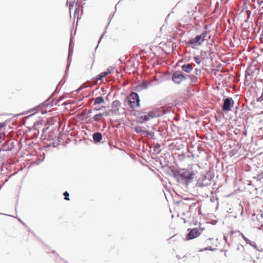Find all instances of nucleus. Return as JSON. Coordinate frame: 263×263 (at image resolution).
<instances>
[{"mask_svg": "<svg viewBox=\"0 0 263 263\" xmlns=\"http://www.w3.org/2000/svg\"><path fill=\"white\" fill-rule=\"evenodd\" d=\"M171 172L176 181L185 187L193 182L197 173L196 171L189 167L172 168Z\"/></svg>", "mask_w": 263, "mask_h": 263, "instance_id": "f257e3e1", "label": "nucleus"}, {"mask_svg": "<svg viewBox=\"0 0 263 263\" xmlns=\"http://www.w3.org/2000/svg\"><path fill=\"white\" fill-rule=\"evenodd\" d=\"M166 113V111L164 108L157 109L149 111L147 115L138 116L136 118V122L139 124H142L152 119L159 117Z\"/></svg>", "mask_w": 263, "mask_h": 263, "instance_id": "f03ea898", "label": "nucleus"}, {"mask_svg": "<svg viewBox=\"0 0 263 263\" xmlns=\"http://www.w3.org/2000/svg\"><path fill=\"white\" fill-rule=\"evenodd\" d=\"M60 90V89L59 88V85L56 87V89L52 93V94L50 95V97L45 101H44L42 104L40 105L39 106H37L32 109H31V111L35 110V112H37L40 109V108H41L42 106H44L46 107L50 106V107H52L54 105L55 106H59V103L62 100L59 99L57 100L55 102V98H53V97L54 96H55L57 93H59Z\"/></svg>", "mask_w": 263, "mask_h": 263, "instance_id": "7ed1b4c3", "label": "nucleus"}, {"mask_svg": "<svg viewBox=\"0 0 263 263\" xmlns=\"http://www.w3.org/2000/svg\"><path fill=\"white\" fill-rule=\"evenodd\" d=\"M126 101L128 105L133 109H134L135 107L140 106L139 96L136 92L132 91L129 93Z\"/></svg>", "mask_w": 263, "mask_h": 263, "instance_id": "20e7f679", "label": "nucleus"}, {"mask_svg": "<svg viewBox=\"0 0 263 263\" xmlns=\"http://www.w3.org/2000/svg\"><path fill=\"white\" fill-rule=\"evenodd\" d=\"M173 82L176 84H180L182 82L187 80V74L180 70L174 72L172 76Z\"/></svg>", "mask_w": 263, "mask_h": 263, "instance_id": "39448f33", "label": "nucleus"}, {"mask_svg": "<svg viewBox=\"0 0 263 263\" xmlns=\"http://www.w3.org/2000/svg\"><path fill=\"white\" fill-rule=\"evenodd\" d=\"M204 229H202L201 230H199L197 228L191 229L189 228L187 229L188 233L186 235V238H185V240H190L193 239L194 238H197L201 234V231Z\"/></svg>", "mask_w": 263, "mask_h": 263, "instance_id": "423d86ee", "label": "nucleus"}, {"mask_svg": "<svg viewBox=\"0 0 263 263\" xmlns=\"http://www.w3.org/2000/svg\"><path fill=\"white\" fill-rule=\"evenodd\" d=\"M211 183V177H208L205 175H202L197 181L196 186L202 188L207 186Z\"/></svg>", "mask_w": 263, "mask_h": 263, "instance_id": "0eeeda50", "label": "nucleus"}, {"mask_svg": "<svg viewBox=\"0 0 263 263\" xmlns=\"http://www.w3.org/2000/svg\"><path fill=\"white\" fill-rule=\"evenodd\" d=\"M223 102V105L221 107L222 110L224 112H229L234 105V100L232 98L228 97L224 98Z\"/></svg>", "mask_w": 263, "mask_h": 263, "instance_id": "6e6552de", "label": "nucleus"}, {"mask_svg": "<svg viewBox=\"0 0 263 263\" xmlns=\"http://www.w3.org/2000/svg\"><path fill=\"white\" fill-rule=\"evenodd\" d=\"M151 84V82H146L144 81L135 86L133 89L136 91L140 92L143 89H147Z\"/></svg>", "mask_w": 263, "mask_h": 263, "instance_id": "1a4fd4ad", "label": "nucleus"}, {"mask_svg": "<svg viewBox=\"0 0 263 263\" xmlns=\"http://www.w3.org/2000/svg\"><path fill=\"white\" fill-rule=\"evenodd\" d=\"M14 147V142L11 140H7L5 142L2 146L1 151H11Z\"/></svg>", "mask_w": 263, "mask_h": 263, "instance_id": "9d476101", "label": "nucleus"}, {"mask_svg": "<svg viewBox=\"0 0 263 263\" xmlns=\"http://www.w3.org/2000/svg\"><path fill=\"white\" fill-rule=\"evenodd\" d=\"M186 45L192 48H195L197 46H199L202 45L201 42L195 36L194 38H191L187 42Z\"/></svg>", "mask_w": 263, "mask_h": 263, "instance_id": "9b49d317", "label": "nucleus"}, {"mask_svg": "<svg viewBox=\"0 0 263 263\" xmlns=\"http://www.w3.org/2000/svg\"><path fill=\"white\" fill-rule=\"evenodd\" d=\"M73 48L72 47L69 48V51H68V58H67V64L66 66V69L65 70V73L67 72V71L68 70L69 67L70 66V64L71 62V57L73 54Z\"/></svg>", "mask_w": 263, "mask_h": 263, "instance_id": "f8f14e48", "label": "nucleus"}, {"mask_svg": "<svg viewBox=\"0 0 263 263\" xmlns=\"http://www.w3.org/2000/svg\"><path fill=\"white\" fill-rule=\"evenodd\" d=\"M92 139L95 143H98L102 140L103 136L100 132H95L92 135Z\"/></svg>", "mask_w": 263, "mask_h": 263, "instance_id": "ddd939ff", "label": "nucleus"}, {"mask_svg": "<svg viewBox=\"0 0 263 263\" xmlns=\"http://www.w3.org/2000/svg\"><path fill=\"white\" fill-rule=\"evenodd\" d=\"M181 69L183 71L189 73L193 70V67L191 64H184L181 66Z\"/></svg>", "mask_w": 263, "mask_h": 263, "instance_id": "4468645a", "label": "nucleus"}, {"mask_svg": "<svg viewBox=\"0 0 263 263\" xmlns=\"http://www.w3.org/2000/svg\"><path fill=\"white\" fill-rule=\"evenodd\" d=\"M114 14H115V12H114V13H112V14H110V15H109V18H108V24L107 25V26H106L105 27V31L103 32V33H102V35H101V36L100 37L99 40V41H98V44H99V43H100V42H101V40H102V37H103V35H104V34L105 33V32H106V30L107 29V27H108V25H109V23H110L111 19L113 18V17H114ZM98 45H99V44H98ZM98 45H97V46L96 47V50L97 49V48H98Z\"/></svg>", "mask_w": 263, "mask_h": 263, "instance_id": "2eb2a0df", "label": "nucleus"}, {"mask_svg": "<svg viewBox=\"0 0 263 263\" xmlns=\"http://www.w3.org/2000/svg\"><path fill=\"white\" fill-rule=\"evenodd\" d=\"M207 34L208 32L206 31H203L200 34L197 35L196 36L202 44L205 41V37L207 35Z\"/></svg>", "mask_w": 263, "mask_h": 263, "instance_id": "dca6fc26", "label": "nucleus"}, {"mask_svg": "<svg viewBox=\"0 0 263 263\" xmlns=\"http://www.w3.org/2000/svg\"><path fill=\"white\" fill-rule=\"evenodd\" d=\"M187 80H190V84H196L198 82V78L194 75H189L187 74Z\"/></svg>", "mask_w": 263, "mask_h": 263, "instance_id": "f3484780", "label": "nucleus"}, {"mask_svg": "<svg viewBox=\"0 0 263 263\" xmlns=\"http://www.w3.org/2000/svg\"><path fill=\"white\" fill-rule=\"evenodd\" d=\"M133 130H134L137 134H141L143 129L145 128L143 126L139 125L133 126L132 127Z\"/></svg>", "mask_w": 263, "mask_h": 263, "instance_id": "a211bd4d", "label": "nucleus"}, {"mask_svg": "<svg viewBox=\"0 0 263 263\" xmlns=\"http://www.w3.org/2000/svg\"><path fill=\"white\" fill-rule=\"evenodd\" d=\"M104 99L102 96H99L94 99L93 105H99L102 103H104Z\"/></svg>", "mask_w": 263, "mask_h": 263, "instance_id": "6ab92c4d", "label": "nucleus"}, {"mask_svg": "<svg viewBox=\"0 0 263 263\" xmlns=\"http://www.w3.org/2000/svg\"><path fill=\"white\" fill-rule=\"evenodd\" d=\"M121 105V103L119 100H115L112 103V107L113 109L119 110Z\"/></svg>", "mask_w": 263, "mask_h": 263, "instance_id": "aec40b11", "label": "nucleus"}, {"mask_svg": "<svg viewBox=\"0 0 263 263\" xmlns=\"http://www.w3.org/2000/svg\"><path fill=\"white\" fill-rule=\"evenodd\" d=\"M106 77V75L105 73V72H102L99 73V74H98L95 78H93V79L96 81H101L104 78H105Z\"/></svg>", "mask_w": 263, "mask_h": 263, "instance_id": "412c9836", "label": "nucleus"}, {"mask_svg": "<svg viewBox=\"0 0 263 263\" xmlns=\"http://www.w3.org/2000/svg\"><path fill=\"white\" fill-rule=\"evenodd\" d=\"M104 116V114H102L101 112L95 115L93 117V119L94 121L96 122H99L100 120V119L102 118Z\"/></svg>", "mask_w": 263, "mask_h": 263, "instance_id": "4be33fe9", "label": "nucleus"}, {"mask_svg": "<svg viewBox=\"0 0 263 263\" xmlns=\"http://www.w3.org/2000/svg\"><path fill=\"white\" fill-rule=\"evenodd\" d=\"M253 179H256L257 181H261L263 179V171L257 174L256 176L253 177Z\"/></svg>", "mask_w": 263, "mask_h": 263, "instance_id": "5701e85b", "label": "nucleus"}, {"mask_svg": "<svg viewBox=\"0 0 263 263\" xmlns=\"http://www.w3.org/2000/svg\"><path fill=\"white\" fill-rule=\"evenodd\" d=\"M160 147V144L159 143H155L154 144V151L157 153H159L160 152V150L159 149Z\"/></svg>", "mask_w": 263, "mask_h": 263, "instance_id": "b1692460", "label": "nucleus"}, {"mask_svg": "<svg viewBox=\"0 0 263 263\" xmlns=\"http://www.w3.org/2000/svg\"><path fill=\"white\" fill-rule=\"evenodd\" d=\"M216 250H217L216 248H212V247H205L203 249H201L199 251L202 252V251H206V250L215 251Z\"/></svg>", "mask_w": 263, "mask_h": 263, "instance_id": "393cba45", "label": "nucleus"}, {"mask_svg": "<svg viewBox=\"0 0 263 263\" xmlns=\"http://www.w3.org/2000/svg\"><path fill=\"white\" fill-rule=\"evenodd\" d=\"M114 70V68L111 66H109L107 69H106V71H104L105 73L106 74V76L108 74L111 73Z\"/></svg>", "mask_w": 263, "mask_h": 263, "instance_id": "a878e982", "label": "nucleus"}, {"mask_svg": "<svg viewBox=\"0 0 263 263\" xmlns=\"http://www.w3.org/2000/svg\"><path fill=\"white\" fill-rule=\"evenodd\" d=\"M140 135L142 136L146 137L148 136L149 135H150V132H149L147 130H145L144 128Z\"/></svg>", "mask_w": 263, "mask_h": 263, "instance_id": "bb28decb", "label": "nucleus"}, {"mask_svg": "<svg viewBox=\"0 0 263 263\" xmlns=\"http://www.w3.org/2000/svg\"><path fill=\"white\" fill-rule=\"evenodd\" d=\"M248 244L253 247L255 250H258L257 246L255 242L250 240Z\"/></svg>", "mask_w": 263, "mask_h": 263, "instance_id": "cd10ccee", "label": "nucleus"}, {"mask_svg": "<svg viewBox=\"0 0 263 263\" xmlns=\"http://www.w3.org/2000/svg\"><path fill=\"white\" fill-rule=\"evenodd\" d=\"M63 195L64 196V199L68 201L70 200L69 199V194L67 191H65L63 193Z\"/></svg>", "mask_w": 263, "mask_h": 263, "instance_id": "c85d7f7f", "label": "nucleus"}, {"mask_svg": "<svg viewBox=\"0 0 263 263\" xmlns=\"http://www.w3.org/2000/svg\"><path fill=\"white\" fill-rule=\"evenodd\" d=\"M193 60L197 64H200L201 63V60H200L199 56L194 57Z\"/></svg>", "mask_w": 263, "mask_h": 263, "instance_id": "c756f323", "label": "nucleus"}, {"mask_svg": "<svg viewBox=\"0 0 263 263\" xmlns=\"http://www.w3.org/2000/svg\"><path fill=\"white\" fill-rule=\"evenodd\" d=\"M109 111H110V114L112 115H116L118 113L119 110H116L115 109H112L109 110Z\"/></svg>", "mask_w": 263, "mask_h": 263, "instance_id": "7c9ffc66", "label": "nucleus"}, {"mask_svg": "<svg viewBox=\"0 0 263 263\" xmlns=\"http://www.w3.org/2000/svg\"><path fill=\"white\" fill-rule=\"evenodd\" d=\"M149 136H151V139L152 140H157V137L155 136V133L154 132H150V135Z\"/></svg>", "mask_w": 263, "mask_h": 263, "instance_id": "2f4dec72", "label": "nucleus"}, {"mask_svg": "<svg viewBox=\"0 0 263 263\" xmlns=\"http://www.w3.org/2000/svg\"><path fill=\"white\" fill-rule=\"evenodd\" d=\"M73 47H74V43L73 42L72 38L71 37L70 43H69V48L72 47V48H73Z\"/></svg>", "mask_w": 263, "mask_h": 263, "instance_id": "473e14b6", "label": "nucleus"}, {"mask_svg": "<svg viewBox=\"0 0 263 263\" xmlns=\"http://www.w3.org/2000/svg\"><path fill=\"white\" fill-rule=\"evenodd\" d=\"M201 70L200 69H197V68H196L195 69V73L196 75H199L201 73Z\"/></svg>", "mask_w": 263, "mask_h": 263, "instance_id": "72a5a7b5", "label": "nucleus"}, {"mask_svg": "<svg viewBox=\"0 0 263 263\" xmlns=\"http://www.w3.org/2000/svg\"><path fill=\"white\" fill-rule=\"evenodd\" d=\"M256 100L257 102H261L263 100V93L261 94V95L259 97H258L257 99Z\"/></svg>", "mask_w": 263, "mask_h": 263, "instance_id": "f704fd0d", "label": "nucleus"}, {"mask_svg": "<svg viewBox=\"0 0 263 263\" xmlns=\"http://www.w3.org/2000/svg\"><path fill=\"white\" fill-rule=\"evenodd\" d=\"M76 6H77V7L75 8V10H74L75 14L77 13V12H79V5L77 4Z\"/></svg>", "mask_w": 263, "mask_h": 263, "instance_id": "c9c22d12", "label": "nucleus"}, {"mask_svg": "<svg viewBox=\"0 0 263 263\" xmlns=\"http://www.w3.org/2000/svg\"><path fill=\"white\" fill-rule=\"evenodd\" d=\"M242 239L246 241V242L248 244L250 240H249L248 238H247L245 236H243L242 237Z\"/></svg>", "mask_w": 263, "mask_h": 263, "instance_id": "e433bc0d", "label": "nucleus"}, {"mask_svg": "<svg viewBox=\"0 0 263 263\" xmlns=\"http://www.w3.org/2000/svg\"><path fill=\"white\" fill-rule=\"evenodd\" d=\"M248 185L252 186H253V187H254L255 190H256V191H257V189L256 187H255L254 186V185H253V184L252 183V181H249V183H248Z\"/></svg>", "mask_w": 263, "mask_h": 263, "instance_id": "4c0bfd02", "label": "nucleus"}, {"mask_svg": "<svg viewBox=\"0 0 263 263\" xmlns=\"http://www.w3.org/2000/svg\"><path fill=\"white\" fill-rule=\"evenodd\" d=\"M223 239L224 240L226 243L229 246H230V243L228 242V237L227 236H224L223 237Z\"/></svg>", "mask_w": 263, "mask_h": 263, "instance_id": "58836bf2", "label": "nucleus"}, {"mask_svg": "<svg viewBox=\"0 0 263 263\" xmlns=\"http://www.w3.org/2000/svg\"><path fill=\"white\" fill-rule=\"evenodd\" d=\"M73 6H74V2H70V4L69 5V11H71V10L73 8Z\"/></svg>", "mask_w": 263, "mask_h": 263, "instance_id": "ea45409f", "label": "nucleus"}, {"mask_svg": "<svg viewBox=\"0 0 263 263\" xmlns=\"http://www.w3.org/2000/svg\"><path fill=\"white\" fill-rule=\"evenodd\" d=\"M102 114H104V116H108L110 115V111L109 110L108 111H105L104 112H102Z\"/></svg>", "mask_w": 263, "mask_h": 263, "instance_id": "a19ab883", "label": "nucleus"}, {"mask_svg": "<svg viewBox=\"0 0 263 263\" xmlns=\"http://www.w3.org/2000/svg\"><path fill=\"white\" fill-rule=\"evenodd\" d=\"M237 152V151H235V149H233L231 151L230 154L232 156L234 155Z\"/></svg>", "mask_w": 263, "mask_h": 263, "instance_id": "79ce46f5", "label": "nucleus"}, {"mask_svg": "<svg viewBox=\"0 0 263 263\" xmlns=\"http://www.w3.org/2000/svg\"><path fill=\"white\" fill-rule=\"evenodd\" d=\"M6 125V123L4 122L0 123V128H2L3 127H4Z\"/></svg>", "mask_w": 263, "mask_h": 263, "instance_id": "37998d69", "label": "nucleus"}, {"mask_svg": "<svg viewBox=\"0 0 263 263\" xmlns=\"http://www.w3.org/2000/svg\"><path fill=\"white\" fill-rule=\"evenodd\" d=\"M257 3L260 5L263 3V0H257Z\"/></svg>", "mask_w": 263, "mask_h": 263, "instance_id": "c03bdc74", "label": "nucleus"}, {"mask_svg": "<svg viewBox=\"0 0 263 263\" xmlns=\"http://www.w3.org/2000/svg\"><path fill=\"white\" fill-rule=\"evenodd\" d=\"M240 247L242 248L243 249V250H244V247L243 246H241L240 247L239 246H238L237 248V250H239L240 249Z\"/></svg>", "mask_w": 263, "mask_h": 263, "instance_id": "a18cd8bd", "label": "nucleus"}, {"mask_svg": "<svg viewBox=\"0 0 263 263\" xmlns=\"http://www.w3.org/2000/svg\"><path fill=\"white\" fill-rule=\"evenodd\" d=\"M145 112H144V111H137V114H138L139 115L140 114H145Z\"/></svg>", "mask_w": 263, "mask_h": 263, "instance_id": "49530a36", "label": "nucleus"}, {"mask_svg": "<svg viewBox=\"0 0 263 263\" xmlns=\"http://www.w3.org/2000/svg\"><path fill=\"white\" fill-rule=\"evenodd\" d=\"M238 232H239V235H240V236H241V237H243V236H245V235H243V234L242 232H240L239 231H238Z\"/></svg>", "mask_w": 263, "mask_h": 263, "instance_id": "de8ad7c7", "label": "nucleus"}, {"mask_svg": "<svg viewBox=\"0 0 263 263\" xmlns=\"http://www.w3.org/2000/svg\"><path fill=\"white\" fill-rule=\"evenodd\" d=\"M249 69H250V68H249V67L247 68V70H246V76H245L246 78H247V72H248V70H249Z\"/></svg>", "mask_w": 263, "mask_h": 263, "instance_id": "09e8293b", "label": "nucleus"}, {"mask_svg": "<svg viewBox=\"0 0 263 263\" xmlns=\"http://www.w3.org/2000/svg\"><path fill=\"white\" fill-rule=\"evenodd\" d=\"M93 110H101V108H99L96 107V108H93Z\"/></svg>", "mask_w": 263, "mask_h": 263, "instance_id": "8fccbe9b", "label": "nucleus"}, {"mask_svg": "<svg viewBox=\"0 0 263 263\" xmlns=\"http://www.w3.org/2000/svg\"><path fill=\"white\" fill-rule=\"evenodd\" d=\"M18 220L22 223H23V224H25V223L23 222V221L20 218H18Z\"/></svg>", "mask_w": 263, "mask_h": 263, "instance_id": "3c124183", "label": "nucleus"}, {"mask_svg": "<svg viewBox=\"0 0 263 263\" xmlns=\"http://www.w3.org/2000/svg\"><path fill=\"white\" fill-rule=\"evenodd\" d=\"M263 229V224H261L260 226V228H259L260 230H262Z\"/></svg>", "mask_w": 263, "mask_h": 263, "instance_id": "603ef678", "label": "nucleus"}, {"mask_svg": "<svg viewBox=\"0 0 263 263\" xmlns=\"http://www.w3.org/2000/svg\"><path fill=\"white\" fill-rule=\"evenodd\" d=\"M176 257L177 259H180L181 258L179 255H176Z\"/></svg>", "mask_w": 263, "mask_h": 263, "instance_id": "864d4df0", "label": "nucleus"}, {"mask_svg": "<svg viewBox=\"0 0 263 263\" xmlns=\"http://www.w3.org/2000/svg\"><path fill=\"white\" fill-rule=\"evenodd\" d=\"M92 112V110L91 109H89L88 111V114H90Z\"/></svg>", "mask_w": 263, "mask_h": 263, "instance_id": "5fc2aeb1", "label": "nucleus"}, {"mask_svg": "<svg viewBox=\"0 0 263 263\" xmlns=\"http://www.w3.org/2000/svg\"><path fill=\"white\" fill-rule=\"evenodd\" d=\"M46 112H47V111H44V110H42V114H45Z\"/></svg>", "mask_w": 263, "mask_h": 263, "instance_id": "6e6d98bb", "label": "nucleus"}, {"mask_svg": "<svg viewBox=\"0 0 263 263\" xmlns=\"http://www.w3.org/2000/svg\"><path fill=\"white\" fill-rule=\"evenodd\" d=\"M224 256H227L226 252H227V250H224Z\"/></svg>", "mask_w": 263, "mask_h": 263, "instance_id": "4d7b16f0", "label": "nucleus"}, {"mask_svg": "<svg viewBox=\"0 0 263 263\" xmlns=\"http://www.w3.org/2000/svg\"><path fill=\"white\" fill-rule=\"evenodd\" d=\"M82 89V87H80L78 88V91H79L80 90H81Z\"/></svg>", "mask_w": 263, "mask_h": 263, "instance_id": "13d9d810", "label": "nucleus"}, {"mask_svg": "<svg viewBox=\"0 0 263 263\" xmlns=\"http://www.w3.org/2000/svg\"><path fill=\"white\" fill-rule=\"evenodd\" d=\"M257 251H259V252H263V249H261V250L258 249V250H257Z\"/></svg>", "mask_w": 263, "mask_h": 263, "instance_id": "bf43d9fd", "label": "nucleus"}, {"mask_svg": "<svg viewBox=\"0 0 263 263\" xmlns=\"http://www.w3.org/2000/svg\"><path fill=\"white\" fill-rule=\"evenodd\" d=\"M247 12L248 13H249V15L250 14L251 11L248 10Z\"/></svg>", "mask_w": 263, "mask_h": 263, "instance_id": "052dcab7", "label": "nucleus"}, {"mask_svg": "<svg viewBox=\"0 0 263 263\" xmlns=\"http://www.w3.org/2000/svg\"><path fill=\"white\" fill-rule=\"evenodd\" d=\"M61 84L63 85V84H62V81H61V82L59 83V84H58V85H59H59H61Z\"/></svg>", "mask_w": 263, "mask_h": 263, "instance_id": "680f3d73", "label": "nucleus"}, {"mask_svg": "<svg viewBox=\"0 0 263 263\" xmlns=\"http://www.w3.org/2000/svg\"><path fill=\"white\" fill-rule=\"evenodd\" d=\"M34 115V113H33V114H31V115H30L29 117L32 116H33V115Z\"/></svg>", "mask_w": 263, "mask_h": 263, "instance_id": "e2e57ef3", "label": "nucleus"}, {"mask_svg": "<svg viewBox=\"0 0 263 263\" xmlns=\"http://www.w3.org/2000/svg\"><path fill=\"white\" fill-rule=\"evenodd\" d=\"M207 28H208V26H205L204 27V28H205V29H207Z\"/></svg>", "mask_w": 263, "mask_h": 263, "instance_id": "0e129e2a", "label": "nucleus"}, {"mask_svg": "<svg viewBox=\"0 0 263 263\" xmlns=\"http://www.w3.org/2000/svg\"><path fill=\"white\" fill-rule=\"evenodd\" d=\"M68 3H69V2H68V1H67V2H66V5H68Z\"/></svg>", "mask_w": 263, "mask_h": 263, "instance_id": "69168bd1", "label": "nucleus"}, {"mask_svg": "<svg viewBox=\"0 0 263 263\" xmlns=\"http://www.w3.org/2000/svg\"><path fill=\"white\" fill-rule=\"evenodd\" d=\"M238 109V106H237L236 107V109Z\"/></svg>", "mask_w": 263, "mask_h": 263, "instance_id": "338daca9", "label": "nucleus"}, {"mask_svg": "<svg viewBox=\"0 0 263 263\" xmlns=\"http://www.w3.org/2000/svg\"><path fill=\"white\" fill-rule=\"evenodd\" d=\"M52 252L53 253H55V251H53Z\"/></svg>", "mask_w": 263, "mask_h": 263, "instance_id": "774afa93", "label": "nucleus"}]
</instances>
